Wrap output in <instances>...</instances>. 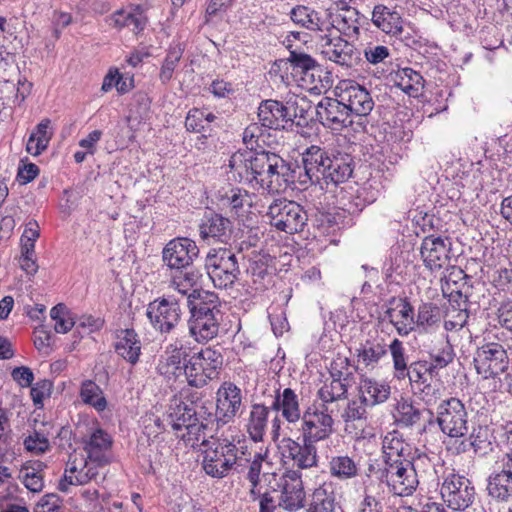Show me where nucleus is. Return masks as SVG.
I'll return each instance as SVG.
<instances>
[{
    "label": "nucleus",
    "instance_id": "58",
    "mask_svg": "<svg viewBox=\"0 0 512 512\" xmlns=\"http://www.w3.org/2000/svg\"><path fill=\"white\" fill-rule=\"evenodd\" d=\"M24 446L27 451L35 454H42L49 448V441L45 435L34 431L33 434L27 436L24 440Z\"/></svg>",
    "mask_w": 512,
    "mask_h": 512
},
{
    "label": "nucleus",
    "instance_id": "3",
    "mask_svg": "<svg viewBox=\"0 0 512 512\" xmlns=\"http://www.w3.org/2000/svg\"><path fill=\"white\" fill-rule=\"evenodd\" d=\"M252 165L253 182L269 193L278 191L282 183L294 182L296 178V169L274 152H254Z\"/></svg>",
    "mask_w": 512,
    "mask_h": 512
},
{
    "label": "nucleus",
    "instance_id": "52",
    "mask_svg": "<svg viewBox=\"0 0 512 512\" xmlns=\"http://www.w3.org/2000/svg\"><path fill=\"white\" fill-rule=\"evenodd\" d=\"M287 107H290L291 120H289V122L291 123H293L296 118L302 119L307 123L308 120L312 119V114L315 110L311 101L307 100L305 97L296 99L293 102H287Z\"/></svg>",
    "mask_w": 512,
    "mask_h": 512
},
{
    "label": "nucleus",
    "instance_id": "44",
    "mask_svg": "<svg viewBox=\"0 0 512 512\" xmlns=\"http://www.w3.org/2000/svg\"><path fill=\"white\" fill-rule=\"evenodd\" d=\"M80 396L85 404H89L97 411L105 410L107 401L101 388L93 381L86 380L81 385Z\"/></svg>",
    "mask_w": 512,
    "mask_h": 512
},
{
    "label": "nucleus",
    "instance_id": "16",
    "mask_svg": "<svg viewBox=\"0 0 512 512\" xmlns=\"http://www.w3.org/2000/svg\"><path fill=\"white\" fill-rule=\"evenodd\" d=\"M315 113L320 123L332 130L339 131L352 125L351 114L339 97H324L315 107Z\"/></svg>",
    "mask_w": 512,
    "mask_h": 512
},
{
    "label": "nucleus",
    "instance_id": "36",
    "mask_svg": "<svg viewBox=\"0 0 512 512\" xmlns=\"http://www.w3.org/2000/svg\"><path fill=\"white\" fill-rule=\"evenodd\" d=\"M269 409L271 408L258 403L250 407L246 428L254 442L263 440L268 424Z\"/></svg>",
    "mask_w": 512,
    "mask_h": 512
},
{
    "label": "nucleus",
    "instance_id": "41",
    "mask_svg": "<svg viewBox=\"0 0 512 512\" xmlns=\"http://www.w3.org/2000/svg\"><path fill=\"white\" fill-rule=\"evenodd\" d=\"M441 318V309L435 303L424 302L418 307L415 326L421 331L430 332L440 326Z\"/></svg>",
    "mask_w": 512,
    "mask_h": 512
},
{
    "label": "nucleus",
    "instance_id": "5",
    "mask_svg": "<svg viewBox=\"0 0 512 512\" xmlns=\"http://www.w3.org/2000/svg\"><path fill=\"white\" fill-rule=\"evenodd\" d=\"M179 297L165 295L150 302L146 315L153 328L160 333H170L179 323L182 315L181 305L186 304V290L179 289Z\"/></svg>",
    "mask_w": 512,
    "mask_h": 512
},
{
    "label": "nucleus",
    "instance_id": "22",
    "mask_svg": "<svg viewBox=\"0 0 512 512\" xmlns=\"http://www.w3.org/2000/svg\"><path fill=\"white\" fill-rule=\"evenodd\" d=\"M322 54L330 61L341 66L352 67L360 60V52L340 36L322 38Z\"/></svg>",
    "mask_w": 512,
    "mask_h": 512
},
{
    "label": "nucleus",
    "instance_id": "49",
    "mask_svg": "<svg viewBox=\"0 0 512 512\" xmlns=\"http://www.w3.org/2000/svg\"><path fill=\"white\" fill-rule=\"evenodd\" d=\"M429 355L431 359L429 365L436 374H438L440 369L448 366L453 361L455 356L453 347L447 340L444 341L441 348H439L437 351L430 352Z\"/></svg>",
    "mask_w": 512,
    "mask_h": 512
},
{
    "label": "nucleus",
    "instance_id": "27",
    "mask_svg": "<svg viewBox=\"0 0 512 512\" xmlns=\"http://www.w3.org/2000/svg\"><path fill=\"white\" fill-rule=\"evenodd\" d=\"M270 408L280 412L290 424H295L303 418L299 396L291 388H285L282 392L278 389Z\"/></svg>",
    "mask_w": 512,
    "mask_h": 512
},
{
    "label": "nucleus",
    "instance_id": "63",
    "mask_svg": "<svg viewBox=\"0 0 512 512\" xmlns=\"http://www.w3.org/2000/svg\"><path fill=\"white\" fill-rule=\"evenodd\" d=\"M61 507V500L56 494H47L42 497L34 512H58Z\"/></svg>",
    "mask_w": 512,
    "mask_h": 512
},
{
    "label": "nucleus",
    "instance_id": "43",
    "mask_svg": "<svg viewBox=\"0 0 512 512\" xmlns=\"http://www.w3.org/2000/svg\"><path fill=\"white\" fill-rule=\"evenodd\" d=\"M358 466L353 458L347 455L333 456L329 460L331 476L339 480H349L358 475Z\"/></svg>",
    "mask_w": 512,
    "mask_h": 512
},
{
    "label": "nucleus",
    "instance_id": "35",
    "mask_svg": "<svg viewBox=\"0 0 512 512\" xmlns=\"http://www.w3.org/2000/svg\"><path fill=\"white\" fill-rule=\"evenodd\" d=\"M391 387L385 382L365 378L360 383V398L368 406L384 403L390 396Z\"/></svg>",
    "mask_w": 512,
    "mask_h": 512
},
{
    "label": "nucleus",
    "instance_id": "14",
    "mask_svg": "<svg viewBox=\"0 0 512 512\" xmlns=\"http://www.w3.org/2000/svg\"><path fill=\"white\" fill-rule=\"evenodd\" d=\"M199 255L195 241L187 237L170 240L163 248V263L171 270L182 271L192 266Z\"/></svg>",
    "mask_w": 512,
    "mask_h": 512
},
{
    "label": "nucleus",
    "instance_id": "40",
    "mask_svg": "<svg viewBox=\"0 0 512 512\" xmlns=\"http://www.w3.org/2000/svg\"><path fill=\"white\" fill-rule=\"evenodd\" d=\"M394 83L409 96L416 97L424 87L422 75L410 67L400 68L394 75Z\"/></svg>",
    "mask_w": 512,
    "mask_h": 512
},
{
    "label": "nucleus",
    "instance_id": "7",
    "mask_svg": "<svg viewBox=\"0 0 512 512\" xmlns=\"http://www.w3.org/2000/svg\"><path fill=\"white\" fill-rule=\"evenodd\" d=\"M267 215L272 226L289 234L302 232L308 220L307 212L300 204L285 198L273 201Z\"/></svg>",
    "mask_w": 512,
    "mask_h": 512
},
{
    "label": "nucleus",
    "instance_id": "53",
    "mask_svg": "<svg viewBox=\"0 0 512 512\" xmlns=\"http://www.w3.org/2000/svg\"><path fill=\"white\" fill-rule=\"evenodd\" d=\"M396 409L398 412L397 421L405 427L413 426L421 419V411L411 403L406 401L399 402Z\"/></svg>",
    "mask_w": 512,
    "mask_h": 512
},
{
    "label": "nucleus",
    "instance_id": "64",
    "mask_svg": "<svg viewBox=\"0 0 512 512\" xmlns=\"http://www.w3.org/2000/svg\"><path fill=\"white\" fill-rule=\"evenodd\" d=\"M498 321L502 327L512 331V301L504 302L498 308Z\"/></svg>",
    "mask_w": 512,
    "mask_h": 512
},
{
    "label": "nucleus",
    "instance_id": "4",
    "mask_svg": "<svg viewBox=\"0 0 512 512\" xmlns=\"http://www.w3.org/2000/svg\"><path fill=\"white\" fill-rule=\"evenodd\" d=\"M223 364L221 352L214 347H207L194 353L184 363V372L190 386L201 388L210 380L218 377Z\"/></svg>",
    "mask_w": 512,
    "mask_h": 512
},
{
    "label": "nucleus",
    "instance_id": "13",
    "mask_svg": "<svg viewBox=\"0 0 512 512\" xmlns=\"http://www.w3.org/2000/svg\"><path fill=\"white\" fill-rule=\"evenodd\" d=\"M440 492L444 502L453 510H465L475 499L472 482L465 476L455 473L445 478Z\"/></svg>",
    "mask_w": 512,
    "mask_h": 512
},
{
    "label": "nucleus",
    "instance_id": "47",
    "mask_svg": "<svg viewBox=\"0 0 512 512\" xmlns=\"http://www.w3.org/2000/svg\"><path fill=\"white\" fill-rule=\"evenodd\" d=\"M474 454L479 456L486 455L492 450V443L489 440V430L486 426L474 427L469 434Z\"/></svg>",
    "mask_w": 512,
    "mask_h": 512
},
{
    "label": "nucleus",
    "instance_id": "23",
    "mask_svg": "<svg viewBox=\"0 0 512 512\" xmlns=\"http://www.w3.org/2000/svg\"><path fill=\"white\" fill-rule=\"evenodd\" d=\"M451 242L448 238L426 236L421 244L420 254L430 270L441 269L449 261Z\"/></svg>",
    "mask_w": 512,
    "mask_h": 512
},
{
    "label": "nucleus",
    "instance_id": "12",
    "mask_svg": "<svg viewBox=\"0 0 512 512\" xmlns=\"http://www.w3.org/2000/svg\"><path fill=\"white\" fill-rule=\"evenodd\" d=\"M197 405L187 404L180 399H174L169 406L167 420L174 431L185 428L189 435H194L198 440L201 430L208 429L213 424V414L209 413L206 422L199 421L200 412H197Z\"/></svg>",
    "mask_w": 512,
    "mask_h": 512
},
{
    "label": "nucleus",
    "instance_id": "28",
    "mask_svg": "<svg viewBox=\"0 0 512 512\" xmlns=\"http://www.w3.org/2000/svg\"><path fill=\"white\" fill-rule=\"evenodd\" d=\"M327 164L329 167L323 182L326 185L329 183L337 185L347 181L352 176L355 166L353 157L342 152L329 155Z\"/></svg>",
    "mask_w": 512,
    "mask_h": 512
},
{
    "label": "nucleus",
    "instance_id": "11",
    "mask_svg": "<svg viewBox=\"0 0 512 512\" xmlns=\"http://www.w3.org/2000/svg\"><path fill=\"white\" fill-rule=\"evenodd\" d=\"M380 480L387 484L394 495L402 497L413 494L419 483L410 459L384 464Z\"/></svg>",
    "mask_w": 512,
    "mask_h": 512
},
{
    "label": "nucleus",
    "instance_id": "56",
    "mask_svg": "<svg viewBox=\"0 0 512 512\" xmlns=\"http://www.w3.org/2000/svg\"><path fill=\"white\" fill-rule=\"evenodd\" d=\"M180 273L179 276H173L172 278V285L177 289L179 292L180 290H186V296L187 297L190 293H188V287H193L198 279H199V272L194 270L192 266H190L187 270L178 271Z\"/></svg>",
    "mask_w": 512,
    "mask_h": 512
},
{
    "label": "nucleus",
    "instance_id": "54",
    "mask_svg": "<svg viewBox=\"0 0 512 512\" xmlns=\"http://www.w3.org/2000/svg\"><path fill=\"white\" fill-rule=\"evenodd\" d=\"M366 406L361 398L360 401H348L344 411L341 413L342 420L346 424L355 421H365L367 419Z\"/></svg>",
    "mask_w": 512,
    "mask_h": 512
},
{
    "label": "nucleus",
    "instance_id": "39",
    "mask_svg": "<svg viewBox=\"0 0 512 512\" xmlns=\"http://www.w3.org/2000/svg\"><path fill=\"white\" fill-rule=\"evenodd\" d=\"M289 16L291 21L300 28L312 32L322 31L324 22L321 20L320 13L309 6L296 5L291 9Z\"/></svg>",
    "mask_w": 512,
    "mask_h": 512
},
{
    "label": "nucleus",
    "instance_id": "6",
    "mask_svg": "<svg viewBox=\"0 0 512 512\" xmlns=\"http://www.w3.org/2000/svg\"><path fill=\"white\" fill-rule=\"evenodd\" d=\"M205 268L219 289L231 288L240 275L237 257L227 248L211 249L205 259Z\"/></svg>",
    "mask_w": 512,
    "mask_h": 512
},
{
    "label": "nucleus",
    "instance_id": "60",
    "mask_svg": "<svg viewBox=\"0 0 512 512\" xmlns=\"http://www.w3.org/2000/svg\"><path fill=\"white\" fill-rule=\"evenodd\" d=\"M52 382L44 379L38 381L34 386L31 387V397L36 407H43V400L45 397H49L51 394Z\"/></svg>",
    "mask_w": 512,
    "mask_h": 512
},
{
    "label": "nucleus",
    "instance_id": "31",
    "mask_svg": "<svg viewBox=\"0 0 512 512\" xmlns=\"http://www.w3.org/2000/svg\"><path fill=\"white\" fill-rule=\"evenodd\" d=\"M372 22L386 34L398 36L403 32V19L396 8L376 5L372 11Z\"/></svg>",
    "mask_w": 512,
    "mask_h": 512
},
{
    "label": "nucleus",
    "instance_id": "59",
    "mask_svg": "<svg viewBox=\"0 0 512 512\" xmlns=\"http://www.w3.org/2000/svg\"><path fill=\"white\" fill-rule=\"evenodd\" d=\"M50 124V119L45 118L37 124L35 131L31 133L38 140V147H36L37 150L47 149L53 136V132L50 130Z\"/></svg>",
    "mask_w": 512,
    "mask_h": 512
},
{
    "label": "nucleus",
    "instance_id": "19",
    "mask_svg": "<svg viewBox=\"0 0 512 512\" xmlns=\"http://www.w3.org/2000/svg\"><path fill=\"white\" fill-rule=\"evenodd\" d=\"M329 153L323 148L312 145L302 153V164L305 171L304 179H301V184H322L324 182L325 174L328 169Z\"/></svg>",
    "mask_w": 512,
    "mask_h": 512
},
{
    "label": "nucleus",
    "instance_id": "18",
    "mask_svg": "<svg viewBox=\"0 0 512 512\" xmlns=\"http://www.w3.org/2000/svg\"><path fill=\"white\" fill-rule=\"evenodd\" d=\"M242 404V393L232 382H224L217 391L216 410L213 414V423L217 426L232 421Z\"/></svg>",
    "mask_w": 512,
    "mask_h": 512
},
{
    "label": "nucleus",
    "instance_id": "42",
    "mask_svg": "<svg viewBox=\"0 0 512 512\" xmlns=\"http://www.w3.org/2000/svg\"><path fill=\"white\" fill-rule=\"evenodd\" d=\"M488 494L501 501L512 498V474L504 470L491 475L487 485Z\"/></svg>",
    "mask_w": 512,
    "mask_h": 512
},
{
    "label": "nucleus",
    "instance_id": "45",
    "mask_svg": "<svg viewBox=\"0 0 512 512\" xmlns=\"http://www.w3.org/2000/svg\"><path fill=\"white\" fill-rule=\"evenodd\" d=\"M183 52L184 49L180 45L168 49L159 72V80L162 84H167L173 78L174 71L183 56Z\"/></svg>",
    "mask_w": 512,
    "mask_h": 512
},
{
    "label": "nucleus",
    "instance_id": "38",
    "mask_svg": "<svg viewBox=\"0 0 512 512\" xmlns=\"http://www.w3.org/2000/svg\"><path fill=\"white\" fill-rule=\"evenodd\" d=\"M253 152H236L229 159L230 174L235 181L253 183Z\"/></svg>",
    "mask_w": 512,
    "mask_h": 512
},
{
    "label": "nucleus",
    "instance_id": "46",
    "mask_svg": "<svg viewBox=\"0 0 512 512\" xmlns=\"http://www.w3.org/2000/svg\"><path fill=\"white\" fill-rule=\"evenodd\" d=\"M348 388L339 381L331 380L325 383L318 391V397L322 401L321 404H327L333 407L337 401L347 398Z\"/></svg>",
    "mask_w": 512,
    "mask_h": 512
},
{
    "label": "nucleus",
    "instance_id": "55",
    "mask_svg": "<svg viewBox=\"0 0 512 512\" xmlns=\"http://www.w3.org/2000/svg\"><path fill=\"white\" fill-rule=\"evenodd\" d=\"M185 127L187 131L202 133L204 138L209 134L205 125L204 111L198 108L189 110L185 119Z\"/></svg>",
    "mask_w": 512,
    "mask_h": 512
},
{
    "label": "nucleus",
    "instance_id": "30",
    "mask_svg": "<svg viewBox=\"0 0 512 512\" xmlns=\"http://www.w3.org/2000/svg\"><path fill=\"white\" fill-rule=\"evenodd\" d=\"M302 444L288 438L286 440V452L295 465L300 469H308L317 466V448L314 442L302 439Z\"/></svg>",
    "mask_w": 512,
    "mask_h": 512
},
{
    "label": "nucleus",
    "instance_id": "50",
    "mask_svg": "<svg viewBox=\"0 0 512 512\" xmlns=\"http://www.w3.org/2000/svg\"><path fill=\"white\" fill-rule=\"evenodd\" d=\"M68 313L67 307L62 303L51 309L50 317L55 321L54 329L57 333L65 334L73 328L75 322L68 316Z\"/></svg>",
    "mask_w": 512,
    "mask_h": 512
},
{
    "label": "nucleus",
    "instance_id": "32",
    "mask_svg": "<svg viewBox=\"0 0 512 512\" xmlns=\"http://www.w3.org/2000/svg\"><path fill=\"white\" fill-rule=\"evenodd\" d=\"M383 462L402 461L409 459L410 446L407 444L397 431L388 432L382 440Z\"/></svg>",
    "mask_w": 512,
    "mask_h": 512
},
{
    "label": "nucleus",
    "instance_id": "34",
    "mask_svg": "<svg viewBox=\"0 0 512 512\" xmlns=\"http://www.w3.org/2000/svg\"><path fill=\"white\" fill-rule=\"evenodd\" d=\"M220 204L237 216L243 215L244 208L251 206V196L245 189L232 187L218 192Z\"/></svg>",
    "mask_w": 512,
    "mask_h": 512
},
{
    "label": "nucleus",
    "instance_id": "17",
    "mask_svg": "<svg viewBox=\"0 0 512 512\" xmlns=\"http://www.w3.org/2000/svg\"><path fill=\"white\" fill-rule=\"evenodd\" d=\"M335 95L344 102L351 115L367 116L373 110L374 101L370 92L359 84L344 82L336 87Z\"/></svg>",
    "mask_w": 512,
    "mask_h": 512
},
{
    "label": "nucleus",
    "instance_id": "20",
    "mask_svg": "<svg viewBox=\"0 0 512 512\" xmlns=\"http://www.w3.org/2000/svg\"><path fill=\"white\" fill-rule=\"evenodd\" d=\"M385 315L400 336H407L415 329L414 307L408 298L392 297Z\"/></svg>",
    "mask_w": 512,
    "mask_h": 512
},
{
    "label": "nucleus",
    "instance_id": "10",
    "mask_svg": "<svg viewBox=\"0 0 512 512\" xmlns=\"http://www.w3.org/2000/svg\"><path fill=\"white\" fill-rule=\"evenodd\" d=\"M334 412V407L327 404H321L320 408L307 407L301 419L302 438L314 443L327 439L333 433Z\"/></svg>",
    "mask_w": 512,
    "mask_h": 512
},
{
    "label": "nucleus",
    "instance_id": "62",
    "mask_svg": "<svg viewBox=\"0 0 512 512\" xmlns=\"http://www.w3.org/2000/svg\"><path fill=\"white\" fill-rule=\"evenodd\" d=\"M389 55V49L383 45L368 46L364 50V56L366 60L371 64L381 63Z\"/></svg>",
    "mask_w": 512,
    "mask_h": 512
},
{
    "label": "nucleus",
    "instance_id": "21",
    "mask_svg": "<svg viewBox=\"0 0 512 512\" xmlns=\"http://www.w3.org/2000/svg\"><path fill=\"white\" fill-rule=\"evenodd\" d=\"M232 232L233 225L230 219L215 212L205 213L199 224L200 237L208 244L227 243Z\"/></svg>",
    "mask_w": 512,
    "mask_h": 512
},
{
    "label": "nucleus",
    "instance_id": "9",
    "mask_svg": "<svg viewBox=\"0 0 512 512\" xmlns=\"http://www.w3.org/2000/svg\"><path fill=\"white\" fill-rule=\"evenodd\" d=\"M473 363L477 373L484 379L505 376L510 368L507 350L502 344L496 342H489L478 347Z\"/></svg>",
    "mask_w": 512,
    "mask_h": 512
},
{
    "label": "nucleus",
    "instance_id": "25",
    "mask_svg": "<svg viewBox=\"0 0 512 512\" xmlns=\"http://www.w3.org/2000/svg\"><path fill=\"white\" fill-rule=\"evenodd\" d=\"M258 118L264 127L275 130L284 129L291 120L290 107L277 100L262 101L258 108Z\"/></svg>",
    "mask_w": 512,
    "mask_h": 512
},
{
    "label": "nucleus",
    "instance_id": "51",
    "mask_svg": "<svg viewBox=\"0 0 512 512\" xmlns=\"http://www.w3.org/2000/svg\"><path fill=\"white\" fill-rule=\"evenodd\" d=\"M186 356L187 353L183 348L181 341L175 340L166 346L164 355L161 357L167 361L170 367L176 368L178 371H180L182 368H184V365L182 366V362L186 359Z\"/></svg>",
    "mask_w": 512,
    "mask_h": 512
},
{
    "label": "nucleus",
    "instance_id": "2",
    "mask_svg": "<svg viewBox=\"0 0 512 512\" xmlns=\"http://www.w3.org/2000/svg\"><path fill=\"white\" fill-rule=\"evenodd\" d=\"M247 447H238L228 440L217 441L204 451L202 467L213 478H224L231 470L242 473L246 470Z\"/></svg>",
    "mask_w": 512,
    "mask_h": 512
},
{
    "label": "nucleus",
    "instance_id": "24",
    "mask_svg": "<svg viewBox=\"0 0 512 512\" xmlns=\"http://www.w3.org/2000/svg\"><path fill=\"white\" fill-rule=\"evenodd\" d=\"M281 505L287 511L293 512L305 506V491L301 474L295 470L287 471L283 476Z\"/></svg>",
    "mask_w": 512,
    "mask_h": 512
},
{
    "label": "nucleus",
    "instance_id": "57",
    "mask_svg": "<svg viewBox=\"0 0 512 512\" xmlns=\"http://www.w3.org/2000/svg\"><path fill=\"white\" fill-rule=\"evenodd\" d=\"M246 458L249 460L246 467V469H248L247 479L250 481L251 485H254V488H257L262 469V455L260 453H255L252 458V453L248 450V456H246Z\"/></svg>",
    "mask_w": 512,
    "mask_h": 512
},
{
    "label": "nucleus",
    "instance_id": "26",
    "mask_svg": "<svg viewBox=\"0 0 512 512\" xmlns=\"http://www.w3.org/2000/svg\"><path fill=\"white\" fill-rule=\"evenodd\" d=\"M84 450L90 461L104 466L110 463V457L106 454L112 446L111 436L102 428H96L83 440Z\"/></svg>",
    "mask_w": 512,
    "mask_h": 512
},
{
    "label": "nucleus",
    "instance_id": "61",
    "mask_svg": "<svg viewBox=\"0 0 512 512\" xmlns=\"http://www.w3.org/2000/svg\"><path fill=\"white\" fill-rule=\"evenodd\" d=\"M126 17H128L126 27L131 28V30L136 34L141 32L147 24V17L145 16L143 9L139 6L130 11L129 15Z\"/></svg>",
    "mask_w": 512,
    "mask_h": 512
},
{
    "label": "nucleus",
    "instance_id": "33",
    "mask_svg": "<svg viewBox=\"0 0 512 512\" xmlns=\"http://www.w3.org/2000/svg\"><path fill=\"white\" fill-rule=\"evenodd\" d=\"M116 353L130 364L135 365L141 354V343L133 329H124L118 335L114 345Z\"/></svg>",
    "mask_w": 512,
    "mask_h": 512
},
{
    "label": "nucleus",
    "instance_id": "1",
    "mask_svg": "<svg viewBox=\"0 0 512 512\" xmlns=\"http://www.w3.org/2000/svg\"><path fill=\"white\" fill-rule=\"evenodd\" d=\"M190 318L188 329L197 342H206L218 335L222 312L218 296L194 289L186 298Z\"/></svg>",
    "mask_w": 512,
    "mask_h": 512
},
{
    "label": "nucleus",
    "instance_id": "48",
    "mask_svg": "<svg viewBox=\"0 0 512 512\" xmlns=\"http://www.w3.org/2000/svg\"><path fill=\"white\" fill-rule=\"evenodd\" d=\"M287 48L289 49L290 52L288 61L290 62L294 70H299L300 72L306 74L309 71L319 69L317 62L310 55L298 49H292V45L290 44L287 45Z\"/></svg>",
    "mask_w": 512,
    "mask_h": 512
},
{
    "label": "nucleus",
    "instance_id": "29",
    "mask_svg": "<svg viewBox=\"0 0 512 512\" xmlns=\"http://www.w3.org/2000/svg\"><path fill=\"white\" fill-rule=\"evenodd\" d=\"M340 508L332 483H323L315 488L307 500V512H337Z\"/></svg>",
    "mask_w": 512,
    "mask_h": 512
},
{
    "label": "nucleus",
    "instance_id": "15",
    "mask_svg": "<svg viewBox=\"0 0 512 512\" xmlns=\"http://www.w3.org/2000/svg\"><path fill=\"white\" fill-rule=\"evenodd\" d=\"M437 375L426 360L410 363V384L415 394L427 405L436 403L440 396L439 388L431 385L432 378Z\"/></svg>",
    "mask_w": 512,
    "mask_h": 512
},
{
    "label": "nucleus",
    "instance_id": "37",
    "mask_svg": "<svg viewBox=\"0 0 512 512\" xmlns=\"http://www.w3.org/2000/svg\"><path fill=\"white\" fill-rule=\"evenodd\" d=\"M387 354V345L381 337L367 339L357 350L358 360L366 367L374 368Z\"/></svg>",
    "mask_w": 512,
    "mask_h": 512
},
{
    "label": "nucleus",
    "instance_id": "8",
    "mask_svg": "<svg viewBox=\"0 0 512 512\" xmlns=\"http://www.w3.org/2000/svg\"><path fill=\"white\" fill-rule=\"evenodd\" d=\"M436 423L450 438H462L468 434V411L456 397L442 400L437 407Z\"/></svg>",
    "mask_w": 512,
    "mask_h": 512
}]
</instances>
